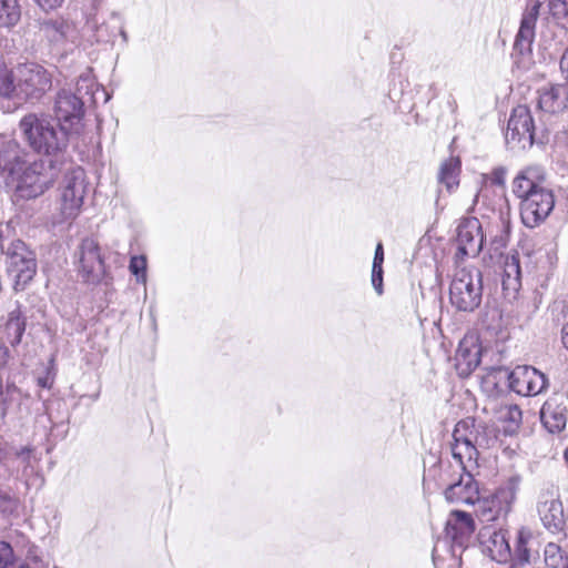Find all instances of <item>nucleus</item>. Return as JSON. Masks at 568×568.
<instances>
[{"instance_id": "obj_1", "label": "nucleus", "mask_w": 568, "mask_h": 568, "mask_svg": "<svg viewBox=\"0 0 568 568\" xmlns=\"http://www.w3.org/2000/svg\"><path fill=\"white\" fill-rule=\"evenodd\" d=\"M18 131L23 142L41 155H57L69 144V134L45 112L24 114L18 123Z\"/></svg>"}, {"instance_id": "obj_2", "label": "nucleus", "mask_w": 568, "mask_h": 568, "mask_svg": "<svg viewBox=\"0 0 568 568\" xmlns=\"http://www.w3.org/2000/svg\"><path fill=\"white\" fill-rule=\"evenodd\" d=\"M94 83L81 77L75 89H61L53 103V113L58 124L68 134H80L83 129L84 105L92 99Z\"/></svg>"}, {"instance_id": "obj_3", "label": "nucleus", "mask_w": 568, "mask_h": 568, "mask_svg": "<svg viewBox=\"0 0 568 568\" xmlns=\"http://www.w3.org/2000/svg\"><path fill=\"white\" fill-rule=\"evenodd\" d=\"M54 172L43 161H36L19 168L17 174L6 178L7 185L14 190L16 196L24 200L36 199L54 183Z\"/></svg>"}, {"instance_id": "obj_4", "label": "nucleus", "mask_w": 568, "mask_h": 568, "mask_svg": "<svg viewBox=\"0 0 568 568\" xmlns=\"http://www.w3.org/2000/svg\"><path fill=\"white\" fill-rule=\"evenodd\" d=\"M483 275L479 268H457L449 286L450 303L459 311L473 312L481 303Z\"/></svg>"}, {"instance_id": "obj_5", "label": "nucleus", "mask_w": 568, "mask_h": 568, "mask_svg": "<svg viewBox=\"0 0 568 568\" xmlns=\"http://www.w3.org/2000/svg\"><path fill=\"white\" fill-rule=\"evenodd\" d=\"M540 13H548L555 19L568 18V0H536L526 8L514 43V48L520 53L530 51Z\"/></svg>"}, {"instance_id": "obj_6", "label": "nucleus", "mask_w": 568, "mask_h": 568, "mask_svg": "<svg viewBox=\"0 0 568 568\" xmlns=\"http://www.w3.org/2000/svg\"><path fill=\"white\" fill-rule=\"evenodd\" d=\"M17 98L40 100L52 88V74L36 62L14 65Z\"/></svg>"}, {"instance_id": "obj_7", "label": "nucleus", "mask_w": 568, "mask_h": 568, "mask_svg": "<svg viewBox=\"0 0 568 568\" xmlns=\"http://www.w3.org/2000/svg\"><path fill=\"white\" fill-rule=\"evenodd\" d=\"M519 490V478L511 477L494 495L478 498L475 514L480 523H491L505 518L511 510Z\"/></svg>"}, {"instance_id": "obj_8", "label": "nucleus", "mask_w": 568, "mask_h": 568, "mask_svg": "<svg viewBox=\"0 0 568 568\" xmlns=\"http://www.w3.org/2000/svg\"><path fill=\"white\" fill-rule=\"evenodd\" d=\"M87 192L88 182L83 169L75 168L65 173L59 206L62 221L74 219L79 214Z\"/></svg>"}, {"instance_id": "obj_9", "label": "nucleus", "mask_w": 568, "mask_h": 568, "mask_svg": "<svg viewBox=\"0 0 568 568\" xmlns=\"http://www.w3.org/2000/svg\"><path fill=\"white\" fill-rule=\"evenodd\" d=\"M6 255L7 271L14 281V288L22 290L36 275V255L20 240L11 242Z\"/></svg>"}, {"instance_id": "obj_10", "label": "nucleus", "mask_w": 568, "mask_h": 568, "mask_svg": "<svg viewBox=\"0 0 568 568\" xmlns=\"http://www.w3.org/2000/svg\"><path fill=\"white\" fill-rule=\"evenodd\" d=\"M519 206L523 224L534 229L549 216L555 206V197L551 190H540L520 200Z\"/></svg>"}, {"instance_id": "obj_11", "label": "nucleus", "mask_w": 568, "mask_h": 568, "mask_svg": "<svg viewBox=\"0 0 568 568\" xmlns=\"http://www.w3.org/2000/svg\"><path fill=\"white\" fill-rule=\"evenodd\" d=\"M535 123L527 105L516 106L508 120L506 130L507 143L514 146L527 148L534 144Z\"/></svg>"}, {"instance_id": "obj_12", "label": "nucleus", "mask_w": 568, "mask_h": 568, "mask_svg": "<svg viewBox=\"0 0 568 568\" xmlns=\"http://www.w3.org/2000/svg\"><path fill=\"white\" fill-rule=\"evenodd\" d=\"M78 272L85 282H99L104 273V261L100 252L99 243L91 237L81 242L79 248Z\"/></svg>"}, {"instance_id": "obj_13", "label": "nucleus", "mask_w": 568, "mask_h": 568, "mask_svg": "<svg viewBox=\"0 0 568 568\" xmlns=\"http://www.w3.org/2000/svg\"><path fill=\"white\" fill-rule=\"evenodd\" d=\"M509 388L521 396H536L547 387L545 374L532 366L521 365L508 374Z\"/></svg>"}, {"instance_id": "obj_14", "label": "nucleus", "mask_w": 568, "mask_h": 568, "mask_svg": "<svg viewBox=\"0 0 568 568\" xmlns=\"http://www.w3.org/2000/svg\"><path fill=\"white\" fill-rule=\"evenodd\" d=\"M537 513L542 526L556 534L564 529L566 519L562 503L552 490L542 491L537 501Z\"/></svg>"}, {"instance_id": "obj_15", "label": "nucleus", "mask_w": 568, "mask_h": 568, "mask_svg": "<svg viewBox=\"0 0 568 568\" xmlns=\"http://www.w3.org/2000/svg\"><path fill=\"white\" fill-rule=\"evenodd\" d=\"M481 551L491 560L506 562L511 557V550L508 539L501 529H495L491 526H484L478 534Z\"/></svg>"}, {"instance_id": "obj_16", "label": "nucleus", "mask_w": 568, "mask_h": 568, "mask_svg": "<svg viewBox=\"0 0 568 568\" xmlns=\"http://www.w3.org/2000/svg\"><path fill=\"white\" fill-rule=\"evenodd\" d=\"M546 181L545 170L540 165H528L521 169L511 183V190L516 197L523 200L530 196L532 192L546 190L544 185Z\"/></svg>"}, {"instance_id": "obj_17", "label": "nucleus", "mask_w": 568, "mask_h": 568, "mask_svg": "<svg viewBox=\"0 0 568 568\" xmlns=\"http://www.w3.org/2000/svg\"><path fill=\"white\" fill-rule=\"evenodd\" d=\"M484 236L477 219L463 222L457 229V256H476L483 248Z\"/></svg>"}, {"instance_id": "obj_18", "label": "nucleus", "mask_w": 568, "mask_h": 568, "mask_svg": "<svg viewBox=\"0 0 568 568\" xmlns=\"http://www.w3.org/2000/svg\"><path fill=\"white\" fill-rule=\"evenodd\" d=\"M445 531L454 545L465 547L475 531V523L469 514L454 510L449 514Z\"/></svg>"}, {"instance_id": "obj_19", "label": "nucleus", "mask_w": 568, "mask_h": 568, "mask_svg": "<svg viewBox=\"0 0 568 568\" xmlns=\"http://www.w3.org/2000/svg\"><path fill=\"white\" fill-rule=\"evenodd\" d=\"M538 108L549 114H560L568 108V85L552 84L538 91Z\"/></svg>"}, {"instance_id": "obj_20", "label": "nucleus", "mask_w": 568, "mask_h": 568, "mask_svg": "<svg viewBox=\"0 0 568 568\" xmlns=\"http://www.w3.org/2000/svg\"><path fill=\"white\" fill-rule=\"evenodd\" d=\"M27 152L11 138L0 136V170L9 178L26 164Z\"/></svg>"}, {"instance_id": "obj_21", "label": "nucleus", "mask_w": 568, "mask_h": 568, "mask_svg": "<svg viewBox=\"0 0 568 568\" xmlns=\"http://www.w3.org/2000/svg\"><path fill=\"white\" fill-rule=\"evenodd\" d=\"M481 347L475 336L464 337L456 352V368L459 375H469L480 363Z\"/></svg>"}, {"instance_id": "obj_22", "label": "nucleus", "mask_w": 568, "mask_h": 568, "mask_svg": "<svg viewBox=\"0 0 568 568\" xmlns=\"http://www.w3.org/2000/svg\"><path fill=\"white\" fill-rule=\"evenodd\" d=\"M445 498L449 503L475 506L479 498V491L471 475L462 476L457 483L449 485L445 490Z\"/></svg>"}, {"instance_id": "obj_23", "label": "nucleus", "mask_w": 568, "mask_h": 568, "mask_svg": "<svg viewBox=\"0 0 568 568\" xmlns=\"http://www.w3.org/2000/svg\"><path fill=\"white\" fill-rule=\"evenodd\" d=\"M567 409L565 406L547 400L540 410V419L545 428L552 434L561 432L567 422Z\"/></svg>"}, {"instance_id": "obj_24", "label": "nucleus", "mask_w": 568, "mask_h": 568, "mask_svg": "<svg viewBox=\"0 0 568 568\" xmlns=\"http://www.w3.org/2000/svg\"><path fill=\"white\" fill-rule=\"evenodd\" d=\"M501 285L503 290L509 295H515L521 286V270L517 253L509 254L504 260Z\"/></svg>"}, {"instance_id": "obj_25", "label": "nucleus", "mask_w": 568, "mask_h": 568, "mask_svg": "<svg viewBox=\"0 0 568 568\" xmlns=\"http://www.w3.org/2000/svg\"><path fill=\"white\" fill-rule=\"evenodd\" d=\"M26 331V316L20 307L16 305L14 308L8 313V318L4 324V332L8 342L16 346L21 342L22 335Z\"/></svg>"}, {"instance_id": "obj_26", "label": "nucleus", "mask_w": 568, "mask_h": 568, "mask_svg": "<svg viewBox=\"0 0 568 568\" xmlns=\"http://www.w3.org/2000/svg\"><path fill=\"white\" fill-rule=\"evenodd\" d=\"M40 31L53 43H60L73 33V27L62 19H48L41 22Z\"/></svg>"}, {"instance_id": "obj_27", "label": "nucleus", "mask_w": 568, "mask_h": 568, "mask_svg": "<svg viewBox=\"0 0 568 568\" xmlns=\"http://www.w3.org/2000/svg\"><path fill=\"white\" fill-rule=\"evenodd\" d=\"M460 173V160L458 158L450 156L445 160L439 170V182L445 184L447 190L450 192L459 184Z\"/></svg>"}, {"instance_id": "obj_28", "label": "nucleus", "mask_w": 568, "mask_h": 568, "mask_svg": "<svg viewBox=\"0 0 568 568\" xmlns=\"http://www.w3.org/2000/svg\"><path fill=\"white\" fill-rule=\"evenodd\" d=\"M495 232L491 230L490 232V245L493 246V250L497 253L504 247H506L508 240H509V233H510V221H509V213H500L499 220L495 225Z\"/></svg>"}, {"instance_id": "obj_29", "label": "nucleus", "mask_w": 568, "mask_h": 568, "mask_svg": "<svg viewBox=\"0 0 568 568\" xmlns=\"http://www.w3.org/2000/svg\"><path fill=\"white\" fill-rule=\"evenodd\" d=\"M21 19V6L19 0H0V28L11 29Z\"/></svg>"}, {"instance_id": "obj_30", "label": "nucleus", "mask_w": 568, "mask_h": 568, "mask_svg": "<svg viewBox=\"0 0 568 568\" xmlns=\"http://www.w3.org/2000/svg\"><path fill=\"white\" fill-rule=\"evenodd\" d=\"M477 445L478 440L452 445L453 457L459 463L463 469H466V463L476 462L478 456Z\"/></svg>"}, {"instance_id": "obj_31", "label": "nucleus", "mask_w": 568, "mask_h": 568, "mask_svg": "<svg viewBox=\"0 0 568 568\" xmlns=\"http://www.w3.org/2000/svg\"><path fill=\"white\" fill-rule=\"evenodd\" d=\"M500 419L504 423V432L507 435L515 434L521 424L523 413L517 405L506 406L500 410Z\"/></svg>"}, {"instance_id": "obj_32", "label": "nucleus", "mask_w": 568, "mask_h": 568, "mask_svg": "<svg viewBox=\"0 0 568 568\" xmlns=\"http://www.w3.org/2000/svg\"><path fill=\"white\" fill-rule=\"evenodd\" d=\"M453 444H463L478 440L473 420H460L453 432Z\"/></svg>"}, {"instance_id": "obj_33", "label": "nucleus", "mask_w": 568, "mask_h": 568, "mask_svg": "<svg viewBox=\"0 0 568 568\" xmlns=\"http://www.w3.org/2000/svg\"><path fill=\"white\" fill-rule=\"evenodd\" d=\"M0 95L17 98L14 67L10 70L3 65L0 67Z\"/></svg>"}, {"instance_id": "obj_34", "label": "nucleus", "mask_w": 568, "mask_h": 568, "mask_svg": "<svg viewBox=\"0 0 568 568\" xmlns=\"http://www.w3.org/2000/svg\"><path fill=\"white\" fill-rule=\"evenodd\" d=\"M529 539V531L525 529H520L518 531L515 557L523 565L530 564L531 561L532 554L530 547L528 546Z\"/></svg>"}, {"instance_id": "obj_35", "label": "nucleus", "mask_w": 568, "mask_h": 568, "mask_svg": "<svg viewBox=\"0 0 568 568\" xmlns=\"http://www.w3.org/2000/svg\"><path fill=\"white\" fill-rule=\"evenodd\" d=\"M545 562L547 568H568L560 548L556 544H548L545 548Z\"/></svg>"}, {"instance_id": "obj_36", "label": "nucleus", "mask_w": 568, "mask_h": 568, "mask_svg": "<svg viewBox=\"0 0 568 568\" xmlns=\"http://www.w3.org/2000/svg\"><path fill=\"white\" fill-rule=\"evenodd\" d=\"M16 561V555L11 545L0 541V568H10Z\"/></svg>"}, {"instance_id": "obj_37", "label": "nucleus", "mask_w": 568, "mask_h": 568, "mask_svg": "<svg viewBox=\"0 0 568 568\" xmlns=\"http://www.w3.org/2000/svg\"><path fill=\"white\" fill-rule=\"evenodd\" d=\"M130 271L138 280L145 282L146 260L144 256H132L130 261Z\"/></svg>"}, {"instance_id": "obj_38", "label": "nucleus", "mask_w": 568, "mask_h": 568, "mask_svg": "<svg viewBox=\"0 0 568 568\" xmlns=\"http://www.w3.org/2000/svg\"><path fill=\"white\" fill-rule=\"evenodd\" d=\"M506 169L503 166L495 168L490 174L484 175V180L489 181L491 184L504 187L506 182Z\"/></svg>"}, {"instance_id": "obj_39", "label": "nucleus", "mask_w": 568, "mask_h": 568, "mask_svg": "<svg viewBox=\"0 0 568 568\" xmlns=\"http://www.w3.org/2000/svg\"><path fill=\"white\" fill-rule=\"evenodd\" d=\"M16 499L10 494L0 490V510L11 513L16 508Z\"/></svg>"}, {"instance_id": "obj_40", "label": "nucleus", "mask_w": 568, "mask_h": 568, "mask_svg": "<svg viewBox=\"0 0 568 568\" xmlns=\"http://www.w3.org/2000/svg\"><path fill=\"white\" fill-rule=\"evenodd\" d=\"M372 284L378 295L383 293V267H372Z\"/></svg>"}, {"instance_id": "obj_41", "label": "nucleus", "mask_w": 568, "mask_h": 568, "mask_svg": "<svg viewBox=\"0 0 568 568\" xmlns=\"http://www.w3.org/2000/svg\"><path fill=\"white\" fill-rule=\"evenodd\" d=\"M36 3L44 11H50L59 8L64 0H34Z\"/></svg>"}, {"instance_id": "obj_42", "label": "nucleus", "mask_w": 568, "mask_h": 568, "mask_svg": "<svg viewBox=\"0 0 568 568\" xmlns=\"http://www.w3.org/2000/svg\"><path fill=\"white\" fill-rule=\"evenodd\" d=\"M384 262V250L382 243H378L375 250V256L373 261L374 268L382 267Z\"/></svg>"}, {"instance_id": "obj_43", "label": "nucleus", "mask_w": 568, "mask_h": 568, "mask_svg": "<svg viewBox=\"0 0 568 568\" xmlns=\"http://www.w3.org/2000/svg\"><path fill=\"white\" fill-rule=\"evenodd\" d=\"M106 26L101 24L97 28V42H109L111 40V37L106 32Z\"/></svg>"}, {"instance_id": "obj_44", "label": "nucleus", "mask_w": 568, "mask_h": 568, "mask_svg": "<svg viewBox=\"0 0 568 568\" xmlns=\"http://www.w3.org/2000/svg\"><path fill=\"white\" fill-rule=\"evenodd\" d=\"M53 379V375L50 372H48L45 376L38 377V385L42 388H51Z\"/></svg>"}, {"instance_id": "obj_45", "label": "nucleus", "mask_w": 568, "mask_h": 568, "mask_svg": "<svg viewBox=\"0 0 568 568\" xmlns=\"http://www.w3.org/2000/svg\"><path fill=\"white\" fill-rule=\"evenodd\" d=\"M560 71L565 79L568 81V48L564 51L560 59Z\"/></svg>"}, {"instance_id": "obj_46", "label": "nucleus", "mask_w": 568, "mask_h": 568, "mask_svg": "<svg viewBox=\"0 0 568 568\" xmlns=\"http://www.w3.org/2000/svg\"><path fill=\"white\" fill-rule=\"evenodd\" d=\"M32 449L29 446L22 447L20 450L17 452V456L21 458L23 462L29 460V455L31 454Z\"/></svg>"}, {"instance_id": "obj_47", "label": "nucleus", "mask_w": 568, "mask_h": 568, "mask_svg": "<svg viewBox=\"0 0 568 568\" xmlns=\"http://www.w3.org/2000/svg\"><path fill=\"white\" fill-rule=\"evenodd\" d=\"M561 339L565 348L568 351V323L562 327Z\"/></svg>"}, {"instance_id": "obj_48", "label": "nucleus", "mask_w": 568, "mask_h": 568, "mask_svg": "<svg viewBox=\"0 0 568 568\" xmlns=\"http://www.w3.org/2000/svg\"><path fill=\"white\" fill-rule=\"evenodd\" d=\"M8 357V349L3 345H0V365L4 364Z\"/></svg>"}, {"instance_id": "obj_49", "label": "nucleus", "mask_w": 568, "mask_h": 568, "mask_svg": "<svg viewBox=\"0 0 568 568\" xmlns=\"http://www.w3.org/2000/svg\"><path fill=\"white\" fill-rule=\"evenodd\" d=\"M479 196H480V193H479V192H478V193H476V195H475V202H477V201L479 200Z\"/></svg>"}, {"instance_id": "obj_50", "label": "nucleus", "mask_w": 568, "mask_h": 568, "mask_svg": "<svg viewBox=\"0 0 568 568\" xmlns=\"http://www.w3.org/2000/svg\"><path fill=\"white\" fill-rule=\"evenodd\" d=\"M565 458H566V460H567V463H568V448H567V449H566V452H565Z\"/></svg>"}, {"instance_id": "obj_51", "label": "nucleus", "mask_w": 568, "mask_h": 568, "mask_svg": "<svg viewBox=\"0 0 568 568\" xmlns=\"http://www.w3.org/2000/svg\"><path fill=\"white\" fill-rule=\"evenodd\" d=\"M19 568H27L26 566H20Z\"/></svg>"}]
</instances>
